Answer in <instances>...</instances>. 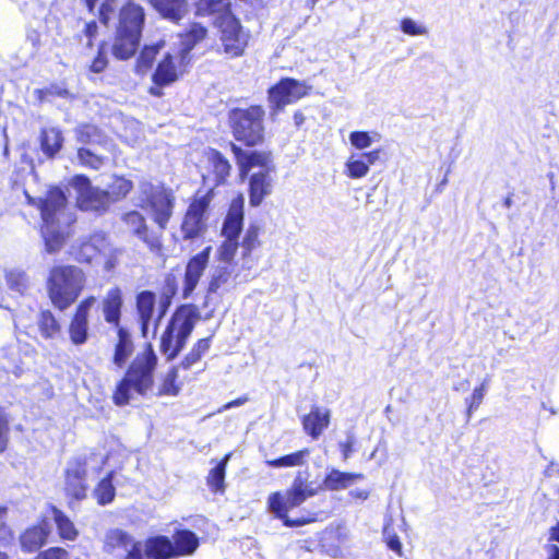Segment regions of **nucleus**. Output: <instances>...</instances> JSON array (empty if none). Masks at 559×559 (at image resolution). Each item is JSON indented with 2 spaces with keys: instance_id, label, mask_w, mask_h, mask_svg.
<instances>
[{
  "instance_id": "56",
  "label": "nucleus",
  "mask_w": 559,
  "mask_h": 559,
  "mask_svg": "<svg viewBox=\"0 0 559 559\" xmlns=\"http://www.w3.org/2000/svg\"><path fill=\"white\" fill-rule=\"evenodd\" d=\"M10 426L8 418L0 414V454L3 453L9 443Z\"/></svg>"
},
{
  "instance_id": "12",
  "label": "nucleus",
  "mask_w": 559,
  "mask_h": 559,
  "mask_svg": "<svg viewBox=\"0 0 559 559\" xmlns=\"http://www.w3.org/2000/svg\"><path fill=\"white\" fill-rule=\"evenodd\" d=\"M213 336L214 333L207 337H202L195 341L180 362L168 368L166 373L163 374L159 380L156 392L157 396H177L180 393L181 383L178 380L179 368L190 370L195 364H198L210 350Z\"/></svg>"
},
{
  "instance_id": "31",
  "label": "nucleus",
  "mask_w": 559,
  "mask_h": 559,
  "mask_svg": "<svg viewBox=\"0 0 559 559\" xmlns=\"http://www.w3.org/2000/svg\"><path fill=\"white\" fill-rule=\"evenodd\" d=\"M39 231L46 252L50 254L57 253L66 245L67 234L62 230L60 222L40 224Z\"/></svg>"
},
{
  "instance_id": "10",
  "label": "nucleus",
  "mask_w": 559,
  "mask_h": 559,
  "mask_svg": "<svg viewBox=\"0 0 559 559\" xmlns=\"http://www.w3.org/2000/svg\"><path fill=\"white\" fill-rule=\"evenodd\" d=\"M217 31L216 53L225 59H238L246 55L251 40V34L240 19L231 11L218 14L214 21Z\"/></svg>"
},
{
  "instance_id": "40",
  "label": "nucleus",
  "mask_w": 559,
  "mask_h": 559,
  "mask_svg": "<svg viewBox=\"0 0 559 559\" xmlns=\"http://www.w3.org/2000/svg\"><path fill=\"white\" fill-rule=\"evenodd\" d=\"M37 325L40 335L45 340H51L58 336L61 333V324L49 309H44L39 311L37 318Z\"/></svg>"
},
{
  "instance_id": "30",
  "label": "nucleus",
  "mask_w": 559,
  "mask_h": 559,
  "mask_svg": "<svg viewBox=\"0 0 559 559\" xmlns=\"http://www.w3.org/2000/svg\"><path fill=\"white\" fill-rule=\"evenodd\" d=\"M39 147L48 159H55L64 144V136L60 128L48 127L39 131Z\"/></svg>"
},
{
  "instance_id": "60",
  "label": "nucleus",
  "mask_w": 559,
  "mask_h": 559,
  "mask_svg": "<svg viewBox=\"0 0 559 559\" xmlns=\"http://www.w3.org/2000/svg\"><path fill=\"white\" fill-rule=\"evenodd\" d=\"M381 148H376L369 152L364 153L361 156L366 159L365 162L370 165H373L380 157Z\"/></svg>"
},
{
  "instance_id": "1",
  "label": "nucleus",
  "mask_w": 559,
  "mask_h": 559,
  "mask_svg": "<svg viewBox=\"0 0 559 559\" xmlns=\"http://www.w3.org/2000/svg\"><path fill=\"white\" fill-rule=\"evenodd\" d=\"M116 340L112 344L111 364L116 369L126 368L122 378L112 390L111 400L116 406L122 407L130 403L132 391L139 395H146L155 383V372L158 357L151 342L142 345V350L129 362L135 345L132 333L126 328L115 329Z\"/></svg>"
},
{
  "instance_id": "5",
  "label": "nucleus",
  "mask_w": 559,
  "mask_h": 559,
  "mask_svg": "<svg viewBox=\"0 0 559 559\" xmlns=\"http://www.w3.org/2000/svg\"><path fill=\"white\" fill-rule=\"evenodd\" d=\"M309 477L308 471H298L285 491L277 490L267 497L269 511L287 527H297L310 522L304 518H289L290 510L300 507L307 499L317 495V489L313 488Z\"/></svg>"
},
{
  "instance_id": "41",
  "label": "nucleus",
  "mask_w": 559,
  "mask_h": 559,
  "mask_svg": "<svg viewBox=\"0 0 559 559\" xmlns=\"http://www.w3.org/2000/svg\"><path fill=\"white\" fill-rule=\"evenodd\" d=\"M309 455L310 450L308 448H304L272 460H266L265 464L272 468L296 467L304 465Z\"/></svg>"
},
{
  "instance_id": "2",
  "label": "nucleus",
  "mask_w": 559,
  "mask_h": 559,
  "mask_svg": "<svg viewBox=\"0 0 559 559\" xmlns=\"http://www.w3.org/2000/svg\"><path fill=\"white\" fill-rule=\"evenodd\" d=\"M200 546L198 535L189 528H176L173 535L157 534L141 540L126 530L109 528L103 539V551L117 559H178L192 556Z\"/></svg>"
},
{
  "instance_id": "18",
  "label": "nucleus",
  "mask_w": 559,
  "mask_h": 559,
  "mask_svg": "<svg viewBox=\"0 0 559 559\" xmlns=\"http://www.w3.org/2000/svg\"><path fill=\"white\" fill-rule=\"evenodd\" d=\"M228 146L234 155L241 178L247 177L254 167H259L261 170H275L271 151L243 150L242 145L235 142H229Z\"/></svg>"
},
{
  "instance_id": "20",
  "label": "nucleus",
  "mask_w": 559,
  "mask_h": 559,
  "mask_svg": "<svg viewBox=\"0 0 559 559\" xmlns=\"http://www.w3.org/2000/svg\"><path fill=\"white\" fill-rule=\"evenodd\" d=\"M96 301L93 295L84 297L76 305L68 325V334L75 346L85 344L90 338V313Z\"/></svg>"
},
{
  "instance_id": "53",
  "label": "nucleus",
  "mask_w": 559,
  "mask_h": 559,
  "mask_svg": "<svg viewBox=\"0 0 559 559\" xmlns=\"http://www.w3.org/2000/svg\"><path fill=\"white\" fill-rule=\"evenodd\" d=\"M401 29L404 34H407L409 36H419V35H425L427 33V29L425 26L417 24L409 17L402 19Z\"/></svg>"
},
{
  "instance_id": "14",
  "label": "nucleus",
  "mask_w": 559,
  "mask_h": 559,
  "mask_svg": "<svg viewBox=\"0 0 559 559\" xmlns=\"http://www.w3.org/2000/svg\"><path fill=\"white\" fill-rule=\"evenodd\" d=\"M311 85L305 81L294 78H281L267 90V100L272 116H276L285 109L287 105L295 104L311 93Z\"/></svg>"
},
{
  "instance_id": "47",
  "label": "nucleus",
  "mask_w": 559,
  "mask_h": 559,
  "mask_svg": "<svg viewBox=\"0 0 559 559\" xmlns=\"http://www.w3.org/2000/svg\"><path fill=\"white\" fill-rule=\"evenodd\" d=\"M78 158L82 165L93 169H98L104 163L103 157L94 154L91 150L85 147H80L78 150Z\"/></svg>"
},
{
  "instance_id": "9",
  "label": "nucleus",
  "mask_w": 559,
  "mask_h": 559,
  "mask_svg": "<svg viewBox=\"0 0 559 559\" xmlns=\"http://www.w3.org/2000/svg\"><path fill=\"white\" fill-rule=\"evenodd\" d=\"M215 198L213 188L197 189L188 200L182 214L179 231L182 241H198L205 238L210 228L212 202Z\"/></svg>"
},
{
  "instance_id": "38",
  "label": "nucleus",
  "mask_w": 559,
  "mask_h": 559,
  "mask_svg": "<svg viewBox=\"0 0 559 559\" xmlns=\"http://www.w3.org/2000/svg\"><path fill=\"white\" fill-rule=\"evenodd\" d=\"M115 472L109 471L94 487L93 496L98 506L110 504L116 497Z\"/></svg>"
},
{
  "instance_id": "24",
  "label": "nucleus",
  "mask_w": 559,
  "mask_h": 559,
  "mask_svg": "<svg viewBox=\"0 0 559 559\" xmlns=\"http://www.w3.org/2000/svg\"><path fill=\"white\" fill-rule=\"evenodd\" d=\"M49 535L50 527L48 521L40 519L21 533L19 542L22 551L26 554L38 551L47 543Z\"/></svg>"
},
{
  "instance_id": "49",
  "label": "nucleus",
  "mask_w": 559,
  "mask_h": 559,
  "mask_svg": "<svg viewBox=\"0 0 559 559\" xmlns=\"http://www.w3.org/2000/svg\"><path fill=\"white\" fill-rule=\"evenodd\" d=\"M487 385L486 382H481L478 386L473 390L469 399L467 400V414L471 415L474 411H476L485 396Z\"/></svg>"
},
{
  "instance_id": "23",
  "label": "nucleus",
  "mask_w": 559,
  "mask_h": 559,
  "mask_svg": "<svg viewBox=\"0 0 559 559\" xmlns=\"http://www.w3.org/2000/svg\"><path fill=\"white\" fill-rule=\"evenodd\" d=\"M212 247L206 246L200 252L192 255L186 265L183 275V297L187 298L195 289L200 278L202 277L205 269L207 267Z\"/></svg>"
},
{
  "instance_id": "13",
  "label": "nucleus",
  "mask_w": 559,
  "mask_h": 559,
  "mask_svg": "<svg viewBox=\"0 0 559 559\" xmlns=\"http://www.w3.org/2000/svg\"><path fill=\"white\" fill-rule=\"evenodd\" d=\"M62 493L67 506L73 510L75 504L88 497V462L86 456L72 457L62 473Z\"/></svg>"
},
{
  "instance_id": "17",
  "label": "nucleus",
  "mask_w": 559,
  "mask_h": 559,
  "mask_svg": "<svg viewBox=\"0 0 559 559\" xmlns=\"http://www.w3.org/2000/svg\"><path fill=\"white\" fill-rule=\"evenodd\" d=\"M183 73L185 69L178 63L177 57L170 52L165 53L152 73L148 94L154 97L164 96V88L176 83Z\"/></svg>"
},
{
  "instance_id": "57",
  "label": "nucleus",
  "mask_w": 559,
  "mask_h": 559,
  "mask_svg": "<svg viewBox=\"0 0 559 559\" xmlns=\"http://www.w3.org/2000/svg\"><path fill=\"white\" fill-rule=\"evenodd\" d=\"M356 438L354 435H348L346 439L338 443V449L342 454V459L346 461L353 454L355 450Z\"/></svg>"
},
{
  "instance_id": "58",
  "label": "nucleus",
  "mask_w": 559,
  "mask_h": 559,
  "mask_svg": "<svg viewBox=\"0 0 559 559\" xmlns=\"http://www.w3.org/2000/svg\"><path fill=\"white\" fill-rule=\"evenodd\" d=\"M386 547L399 557L403 556V547L400 537L395 533H388L384 536Z\"/></svg>"
},
{
  "instance_id": "22",
  "label": "nucleus",
  "mask_w": 559,
  "mask_h": 559,
  "mask_svg": "<svg viewBox=\"0 0 559 559\" xmlns=\"http://www.w3.org/2000/svg\"><path fill=\"white\" fill-rule=\"evenodd\" d=\"M123 307V290L118 285L110 287L100 301L104 321L114 329L123 328L121 324Z\"/></svg>"
},
{
  "instance_id": "59",
  "label": "nucleus",
  "mask_w": 559,
  "mask_h": 559,
  "mask_svg": "<svg viewBox=\"0 0 559 559\" xmlns=\"http://www.w3.org/2000/svg\"><path fill=\"white\" fill-rule=\"evenodd\" d=\"M119 263L117 250H110L108 254L105 257L103 269L106 273H111L115 271Z\"/></svg>"
},
{
  "instance_id": "29",
  "label": "nucleus",
  "mask_w": 559,
  "mask_h": 559,
  "mask_svg": "<svg viewBox=\"0 0 559 559\" xmlns=\"http://www.w3.org/2000/svg\"><path fill=\"white\" fill-rule=\"evenodd\" d=\"M150 5L165 20L175 24L189 12L188 0H148Z\"/></svg>"
},
{
  "instance_id": "48",
  "label": "nucleus",
  "mask_w": 559,
  "mask_h": 559,
  "mask_svg": "<svg viewBox=\"0 0 559 559\" xmlns=\"http://www.w3.org/2000/svg\"><path fill=\"white\" fill-rule=\"evenodd\" d=\"M35 94L37 96V99L46 100L51 97H67L69 95V92L64 87L52 84L50 86L36 90Z\"/></svg>"
},
{
  "instance_id": "61",
  "label": "nucleus",
  "mask_w": 559,
  "mask_h": 559,
  "mask_svg": "<svg viewBox=\"0 0 559 559\" xmlns=\"http://www.w3.org/2000/svg\"><path fill=\"white\" fill-rule=\"evenodd\" d=\"M248 401H249V399H248L247 395L239 396V397H237V399H235L233 401H229L225 405H223L221 411H226V409H229V408H233V407L241 406L245 403H247Z\"/></svg>"
},
{
  "instance_id": "54",
  "label": "nucleus",
  "mask_w": 559,
  "mask_h": 559,
  "mask_svg": "<svg viewBox=\"0 0 559 559\" xmlns=\"http://www.w3.org/2000/svg\"><path fill=\"white\" fill-rule=\"evenodd\" d=\"M68 551L59 546L49 547L39 551L34 559H68Z\"/></svg>"
},
{
  "instance_id": "15",
  "label": "nucleus",
  "mask_w": 559,
  "mask_h": 559,
  "mask_svg": "<svg viewBox=\"0 0 559 559\" xmlns=\"http://www.w3.org/2000/svg\"><path fill=\"white\" fill-rule=\"evenodd\" d=\"M72 186L76 190V206L81 211L92 212L96 215H104L111 206L105 189L92 186L86 175L73 176Z\"/></svg>"
},
{
  "instance_id": "19",
  "label": "nucleus",
  "mask_w": 559,
  "mask_h": 559,
  "mask_svg": "<svg viewBox=\"0 0 559 559\" xmlns=\"http://www.w3.org/2000/svg\"><path fill=\"white\" fill-rule=\"evenodd\" d=\"M26 201L39 210L41 224L60 222V215L67 206L64 192L56 186L50 187L41 198L26 194Z\"/></svg>"
},
{
  "instance_id": "11",
  "label": "nucleus",
  "mask_w": 559,
  "mask_h": 559,
  "mask_svg": "<svg viewBox=\"0 0 559 559\" xmlns=\"http://www.w3.org/2000/svg\"><path fill=\"white\" fill-rule=\"evenodd\" d=\"M138 206L151 214L160 230L167 228L176 205L174 191L165 183L142 180L138 186Z\"/></svg>"
},
{
  "instance_id": "46",
  "label": "nucleus",
  "mask_w": 559,
  "mask_h": 559,
  "mask_svg": "<svg viewBox=\"0 0 559 559\" xmlns=\"http://www.w3.org/2000/svg\"><path fill=\"white\" fill-rule=\"evenodd\" d=\"M106 41H102L97 47V53L90 64V71L93 73H102L108 67V59L106 56Z\"/></svg>"
},
{
  "instance_id": "45",
  "label": "nucleus",
  "mask_w": 559,
  "mask_h": 559,
  "mask_svg": "<svg viewBox=\"0 0 559 559\" xmlns=\"http://www.w3.org/2000/svg\"><path fill=\"white\" fill-rule=\"evenodd\" d=\"M369 171L368 164L361 158L350 156L345 164V175L350 179L365 177Z\"/></svg>"
},
{
  "instance_id": "3",
  "label": "nucleus",
  "mask_w": 559,
  "mask_h": 559,
  "mask_svg": "<svg viewBox=\"0 0 559 559\" xmlns=\"http://www.w3.org/2000/svg\"><path fill=\"white\" fill-rule=\"evenodd\" d=\"M97 17L102 25L108 27L115 14V25L111 55L120 61L130 60L140 48L146 23L144 7L135 0H123L118 7V0H102L97 8Z\"/></svg>"
},
{
  "instance_id": "6",
  "label": "nucleus",
  "mask_w": 559,
  "mask_h": 559,
  "mask_svg": "<svg viewBox=\"0 0 559 559\" xmlns=\"http://www.w3.org/2000/svg\"><path fill=\"white\" fill-rule=\"evenodd\" d=\"M85 284L86 275L82 269L72 264H56L46 280L47 295L56 309L64 311L78 300Z\"/></svg>"
},
{
  "instance_id": "52",
  "label": "nucleus",
  "mask_w": 559,
  "mask_h": 559,
  "mask_svg": "<svg viewBox=\"0 0 559 559\" xmlns=\"http://www.w3.org/2000/svg\"><path fill=\"white\" fill-rule=\"evenodd\" d=\"M350 144L358 148L364 150L371 145L372 140L367 131H353L349 134Z\"/></svg>"
},
{
  "instance_id": "4",
  "label": "nucleus",
  "mask_w": 559,
  "mask_h": 559,
  "mask_svg": "<svg viewBox=\"0 0 559 559\" xmlns=\"http://www.w3.org/2000/svg\"><path fill=\"white\" fill-rule=\"evenodd\" d=\"M245 222V197L238 192L229 202L226 214L223 218L221 227V236L223 237L216 251V259L219 262L231 264L235 260L237 250L240 248V258L243 266L253 260V253L262 247L261 236L263 227L258 222L248 224L241 240Z\"/></svg>"
},
{
  "instance_id": "26",
  "label": "nucleus",
  "mask_w": 559,
  "mask_h": 559,
  "mask_svg": "<svg viewBox=\"0 0 559 559\" xmlns=\"http://www.w3.org/2000/svg\"><path fill=\"white\" fill-rule=\"evenodd\" d=\"M204 156L210 165V174L213 180V189L225 186L231 175L233 166L228 158L217 148L209 147Z\"/></svg>"
},
{
  "instance_id": "50",
  "label": "nucleus",
  "mask_w": 559,
  "mask_h": 559,
  "mask_svg": "<svg viewBox=\"0 0 559 559\" xmlns=\"http://www.w3.org/2000/svg\"><path fill=\"white\" fill-rule=\"evenodd\" d=\"M8 508L0 506V543H8L13 540L14 533L7 521Z\"/></svg>"
},
{
  "instance_id": "42",
  "label": "nucleus",
  "mask_w": 559,
  "mask_h": 559,
  "mask_svg": "<svg viewBox=\"0 0 559 559\" xmlns=\"http://www.w3.org/2000/svg\"><path fill=\"white\" fill-rule=\"evenodd\" d=\"M164 47V41L159 40L152 45H145L140 50V53L135 61V68L138 72H146L151 70L155 63L156 57L159 50Z\"/></svg>"
},
{
  "instance_id": "25",
  "label": "nucleus",
  "mask_w": 559,
  "mask_h": 559,
  "mask_svg": "<svg viewBox=\"0 0 559 559\" xmlns=\"http://www.w3.org/2000/svg\"><path fill=\"white\" fill-rule=\"evenodd\" d=\"M300 421L304 432L312 440H318L330 426L331 412L328 408L313 405Z\"/></svg>"
},
{
  "instance_id": "64",
  "label": "nucleus",
  "mask_w": 559,
  "mask_h": 559,
  "mask_svg": "<svg viewBox=\"0 0 559 559\" xmlns=\"http://www.w3.org/2000/svg\"><path fill=\"white\" fill-rule=\"evenodd\" d=\"M549 539L559 543V523H557L556 525H554L550 528V538Z\"/></svg>"
},
{
  "instance_id": "35",
  "label": "nucleus",
  "mask_w": 559,
  "mask_h": 559,
  "mask_svg": "<svg viewBox=\"0 0 559 559\" xmlns=\"http://www.w3.org/2000/svg\"><path fill=\"white\" fill-rule=\"evenodd\" d=\"M347 542L348 537L345 533L332 530L321 538V546L329 556L338 558L343 557L345 549L348 548Z\"/></svg>"
},
{
  "instance_id": "27",
  "label": "nucleus",
  "mask_w": 559,
  "mask_h": 559,
  "mask_svg": "<svg viewBox=\"0 0 559 559\" xmlns=\"http://www.w3.org/2000/svg\"><path fill=\"white\" fill-rule=\"evenodd\" d=\"M269 170H259L249 177L248 193L249 204L257 207L262 204L263 200L272 193L273 178Z\"/></svg>"
},
{
  "instance_id": "21",
  "label": "nucleus",
  "mask_w": 559,
  "mask_h": 559,
  "mask_svg": "<svg viewBox=\"0 0 559 559\" xmlns=\"http://www.w3.org/2000/svg\"><path fill=\"white\" fill-rule=\"evenodd\" d=\"M109 248L107 237L100 233H94L71 247L70 254L75 262L83 265H92Z\"/></svg>"
},
{
  "instance_id": "37",
  "label": "nucleus",
  "mask_w": 559,
  "mask_h": 559,
  "mask_svg": "<svg viewBox=\"0 0 559 559\" xmlns=\"http://www.w3.org/2000/svg\"><path fill=\"white\" fill-rule=\"evenodd\" d=\"M133 181L126 178L122 175H114L108 188L105 189L107 192L110 204L123 201L133 190Z\"/></svg>"
},
{
  "instance_id": "7",
  "label": "nucleus",
  "mask_w": 559,
  "mask_h": 559,
  "mask_svg": "<svg viewBox=\"0 0 559 559\" xmlns=\"http://www.w3.org/2000/svg\"><path fill=\"white\" fill-rule=\"evenodd\" d=\"M226 121L233 142L247 148L261 146L265 142V109L262 105L229 108Z\"/></svg>"
},
{
  "instance_id": "32",
  "label": "nucleus",
  "mask_w": 559,
  "mask_h": 559,
  "mask_svg": "<svg viewBox=\"0 0 559 559\" xmlns=\"http://www.w3.org/2000/svg\"><path fill=\"white\" fill-rule=\"evenodd\" d=\"M209 29L199 22H192L178 34L182 56L189 53L198 44L207 38Z\"/></svg>"
},
{
  "instance_id": "51",
  "label": "nucleus",
  "mask_w": 559,
  "mask_h": 559,
  "mask_svg": "<svg viewBox=\"0 0 559 559\" xmlns=\"http://www.w3.org/2000/svg\"><path fill=\"white\" fill-rule=\"evenodd\" d=\"M98 34H99V27H98L96 20H91L85 23V25L82 29V35L85 36L87 39V41H86L87 49L94 48V46H95L94 41L97 38Z\"/></svg>"
},
{
  "instance_id": "63",
  "label": "nucleus",
  "mask_w": 559,
  "mask_h": 559,
  "mask_svg": "<svg viewBox=\"0 0 559 559\" xmlns=\"http://www.w3.org/2000/svg\"><path fill=\"white\" fill-rule=\"evenodd\" d=\"M82 2L87 12L93 14L96 11L97 3L99 2V0H82Z\"/></svg>"
},
{
  "instance_id": "8",
  "label": "nucleus",
  "mask_w": 559,
  "mask_h": 559,
  "mask_svg": "<svg viewBox=\"0 0 559 559\" xmlns=\"http://www.w3.org/2000/svg\"><path fill=\"white\" fill-rule=\"evenodd\" d=\"M199 318L193 305H180L173 312L158 341L159 352L167 361L175 360L186 347Z\"/></svg>"
},
{
  "instance_id": "55",
  "label": "nucleus",
  "mask_w": 559,
  "mask_h": 559,
  "mask_svg": "<svg viewBox=\"0 0 559 559\" xmlns=\"http://www.w3.org/2000/svg\"><path fill=\"white\" fill-rule=\"evenodd\" d=\"M203 7L210 13H224L230 11V2L229 0H201Z\"/></svg>"
},
{
  "instance_id": "39",
  "label": "nucleus",
  "mask_w": 559,
  "mask_h": 559,
  "mask_svg": "<svg viewBox=\"0 0 559 559\" xmlns=\"http://www.w3.org/2000/svg\"><path fill=\"white\" fill-rule=\"evenodd\" d=\"M230 455V453L225 454L223 459L210 469L206 476V485L213 493H224L225 491L226 467Z\"/></svg>"
},
{
  "instance_id": "16",
  "label": "nucleus",
  "mask_w": 559,
  "mask_h": 559,
  "mask_svg": "<svg viewBox=\"0 0 559 559\" xmlns=\"http://www.w3.org/2000/svg\"><path fill=\"white\" fill-rule=\"evenodd\" d=\"M121 222L128 227L133 236L140 239L148 250L160 255L164 251L163 231H154L150 228L145 216L138 210L127 211L121 215Z\"/></svg>"
},
{
  "instance_id": "44",
  "label": "nucleus",
  "mask_w": 559,
  "mask_h": 559,
  "mask_svg": "<svg viewBox=\"0 0 559 559\" xmlns=\"http://www.w3.org/2000/svg\"><path fill=\"white\" fill-rule=\"evenodd\" d=\"M233 277V269L228 265L217 266L213 272L210 283L209 292L215 293L223 285H226Z\"/></svg>"
},
{
  "instance_id": "62",
  "label": "nucleus",
  "mask_w": 559,
  "mask_h": 559,
  "mask_svg": "<svg viewBox=\"0 0 559 559\" xmlns=\"http://www.w3.org/2000/svg\"><path fill=\"white\" fill-rule=\"evenodd\" d=\"M349 496L353 498V499H358V500H367L368 497H369V491L366 490V489H356V490H352L349 492Z\"/></svg>"
},
{
  "instance_id": "33",
  "label": "nucleus",
  "mask_w": 559,
  "mask_h": 559,
  "mask_svg": "<svg viewBox=\"0 0 559 559\" xmlns=\"http://www.w3.org/2000/svg\"><path fill=\"white\" fill-rule=\"evenodd\" d=\"M364 478L365 476L361 473L342 472L333 468L324 476L323 486L326 490L338 491Z\"/></svg>"
},
{
  "instance_id": "34",
  "label": "nucleus",
  "mask_w": 559,
  "mask_h": 559,
  "mask_svg": "<svg viewBox=\"0 0 559 559\" xmlns=\"http://www.w3.org/2000/svg\"><path fill=\"white\" fill-rule=\"evenodd\" d=\"M49 511L52 515L57 532L62 540L74 542L79 537V530L72 520L56 506H50Z\"/></svg>"
},
{
  "instance_id": "43",
  "label": "nucleus",
  "mask_w": 559,
  "mask_h": 559,
  "mask_svg": "<svg viewBox=\"0 0 559 559\" xmlns=\"http://www.w3.org/2000/svg\"><path fill=\"white\" fill-rule=\"evenodd\" d=\"M76 141L88 144H103L105 143V135L102 129L93 123H81L75 129Z\"/></svg>"
},
{
  "instance_id": "36",
  "label": "nucleus",
  "mask_w": 559,
  "mask_h": 559,
  "mask_svg": "<svg viewBox=\"0 0 559 559\" xmlns=\"http://www.w3.org/2000/svg\"><path fill=\"white\" fill-rule=\"evenodd\" d=\"M177 292H178V281H177L176 275H174L173 273H167L164 276L163 286L159 292V302H158V307H157V311H158L157 320H160L166 314Z\"/></svg>"
},
{
  "instance_id": "28",
  "label": "nucleus",
  "mask_w": 559,
  "mask_h": 559,
  "mask_svg": "<svg viewBox=\"0 0 559 559\" xmlns=\"http://www.w3.org/2000/svg\"><path fill=\"white\" fill-rule=\"evenodd\" d=\"M156 295L152 290H141L135 295V314L141 334L145 336L153 320Z\"/></svg>"
}]
</instances>
